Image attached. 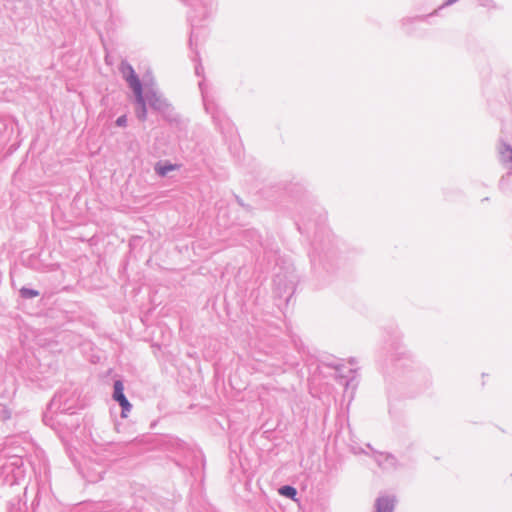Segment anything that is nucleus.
Returning a JSON list of instances; mask_svg holds the SVG:
<instances>
[{"label": "nucleus", "instance_id": "2", "mask_svg": "<svg viewBox=\"0 0 512 512\" xmlns=\"http://www.w3.org/2000/svg\"><path fill=\"white\" fill-rule=\"evenodd\" d=\"M125 79L128 82L130 88L134 91L137 103H142V85L131 67L128 68V72L125 74Z\"/></svg>", "mask_w": 512, "mask_h": 512}, {"label": "nucleus", "instance_id": "7", "mask_svg": "<svg viewBox=\"0 0 512 512\" xmlns=\"http://www.w3.org/2000/svg\"><path fill=\"white\" fill-rule=\"evenodd\" d=\"M21 294L24 297H34L38 295L37 291L29 290V289H22Z\"/></svg>", "mask_w": 512, "mask_h": 512}, {"label": "nucleus", "instance_id": "3", "mask_svg": "<svg viewBox=\"0 0 512 512\" xmlns=\"http://www.w3.org/2000/svg\"><path fill=\"white\" fill-rule=\"evenodd\" d=\"M393 500L388 497H381L376 502V512H392Z\"/></svg>", "mask_w": 512, "mask_h": 512}, {"label": "nucleus", "instance_id": "6", "mask_svg": "<svg viewBox=\"0 0 512 512\" xmlns=\"http://www.w3.org/2000/svg\"><path fill=\"white\" fill-rule=\"evenodd\" d=\"M137 104H138V109H137L136 113L140 119L144 120L146 118V105H145L144 98L142 97V103H137Z\"/></svg>", "mask_w": 512, "mask_h": 512}, {"label": "nucleus", "instance_id": "5", "mask_svg": "<svg viewBox=\"0 0 512 512\" xmlns=\"http://www.w3.org/2000/svg\"><path fill=\"white\" fill-rule=\"evenodd\" d=\"M279 494L291 499H295L297 492L296 489L292 486H283L279 489Z\"/></svg>", "mask_w": 512, "mask_h": 512}, {"label": "nucleus", "instance_id": "8", "mask_svg": "<svg viewBox=\"0 0 512 512\" xmlns=\"http://www.w3.org/2000/svg\"><path fill=\"white\" fill-rule=\"evenodd\" d=\"M126 121H127L126 116H121L117 119L116 123L118 126H124V125H126Z\"/></svg>", "mask_w": 512, "mask_h": 512}, {"label": "nucleus", "instance_id": "4", "mask_svg": "<svg viewBox=\"0 0 512 512\" xmlns=\"http://www.w3.org/2000/svg\"><path fill=\"white\" fill-rule=\"evenodd\" d=\"M178 169L177 165L168 164V163H157L155 166L156 172L160 176H166L169 172Z\"/></svg>", "mask_w": 512, "mask_h": 512}, {"label": "nucleus", "instance_id": "1", "mask_svg": "<svg viewBox=\"0 0 512 512\" xmlns=\"http://www.w3.org/2000/svg\"><path fill=\"white\" fill-rule=\"evenodd\" d=\"M123 391H124L123 383L119 380L115 381L113 398L122 407V416L126 417V412L130 411L131 404L126 399Z\"/></svg>", "mask_w": 512, "mask_h": 512}]
</instances>
